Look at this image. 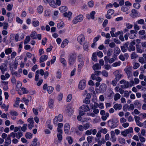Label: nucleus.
I'll return each instance as SVG.
<instances>
[{"label":"nucleus","instance_id":"1","mask_svg":"<svg viewBox=\"0 0 146 146\" xmlns=\"http://www.w3.org/2000/svg\"><path fill=\"white\" fill-rule=\"evenodd\" d=\"M79 114L80 115H83L85 114V112L88 111L90 108L87 105H83L79 108Z\"/></svg>","mask_w":146,"mask_h":146},{"label":"nucleus","instance_id":"2","mask_svg":"<svg viewBox=\"0 0 146 146\" xmlns=\"http://www.w3.org/2000/svg\"><path fill=\"white\" fill-rule=\"evenodd\" d=\"M76 54L75 52L70 54L68 59V63L70 65H72L74 64L76 60Z\"/></svg>","mask_w":146,"mask_h":146},{"label":"nucleus","instance_id":"3","mask_svg":"<svg viewBox=\"0 0 146 146\" xmlns=\"http://www.w3.org/2000/svg\"><path fill=\"white\" fill-rule=\"evenodd\" d=\"M117 121L115 119H112L108 121V126L111 129L114 128L117 126Z\"/></svg>","mask_w":146,"mask_h":146},{"label":"nucleus","instance_id":"4","mask_svg":"<svg viewBox=\"0 0 146 146\" xmlns=\"http://www.w3.org/2000/svg\"><path fill=\"white\" fill-rule=\"evenodd\" d=\"M83 19V16L81 15H78L74 17L72 20V23L74 24H76L78 22L82 21Z\"/></svg>","mask_w":146,"mask_h":146},{"label":"nucleus","instance_id":"5","mask_svg":"<svg viewBox=\"0 0 146 146\" xmlns=\"http://www.w3.org/2000/svg\"><path fill=\"white\" fill-rule=\"evenodd\" d=\"M124 71L128 76L129 78L132 76V69L131 66H127L125 69Z\"/></svg>","mask_w":146,"mask_h":146},{"label":"nucleus","instance_id":"6","mask_svg":"<svg viewBox=\"0 0 146 146\" xmlns=\"http://www.w3.org/2000/svg\"><path fill=\"white\" fill-rule=\"evenodd\" d=\"M78 42L81 45L85 43V37L84 35L81 34L79 35L77 38Z\"/></svg>","mask_w":146,"mask_h":146},{"label":"nucleus","instance_id":"7","mask_svg":"<svg viewBox=\"0 0 146 146\" xmlns=\"http://www.w3.org/2000/svg\"><path fill=\"white\" fill-rule=\"evenodd\" d=\"M66 112L69 115H71L74 112L73 109L70 105H68L66 107Z\"/></svg>","mask_w":146,"mask_h":146},{"label":"nucleus","instance_id":"8","mask_svg":"<svg viewBox=\"0 0 146 146\" xmlns=\"http://www.w3.org/2000/svg\"><path fill=\"white\" fill-rule=\"evenodd\" d=\"M86 85V81L84 80H83L80 81L78 85L79 89L83 90L84 89Z\"/></svg>","mask_w":146,"mask_h":146},{"label":"nucleus","instance_id":"9","mask_svg":"<svg viewBox=\"0 0 146 146\" xmlns=\"http://www.w3.org/2000/svg\"><path fill=\"white\" fill-rule=\"evenodd\" d=\"M128 109L129 111L133 110L134 108V105L133 104H131L129 106H128V105L126 104L123 107V110L125 111H127V109Z\"/></svg>","mask_w":146,"mask_h":146},{"label":"nucleus","instance_id":"10","mask_svg":"<svg viewBox=\"0 0 146 146\" xmlns=\"http://www.w3.org/2000/svg\"><path fill=\"white\" fill-rule=\"evenodd\" d=\"M0 69L3 74L4 73V72L7 70V64L5 63H3L0 66Z\"/></svg>","mask_w":146,"mask_h":146},{"label":"nucleus","instance_id":"11","mask_svg":"<svg viewBox=\"0 0 146 146\" xmlns=\"http://www.w3.org/2000/svg\"><path fill=\"white\" fill-rule=\"evenodd\" d=\"M135 40L130 42L129 45V48L128 49V50L131 52V51H134L135 50V47L134 46V45L135 44Z\"/></svg>","mask_w":146,"mask_h":146},{"label":"nucleus","instance_id":"12","mask_svg":"<svg viewBox=\"0 0 146 146\" xmlns=\"http://www.w3.org/2000/svg\"><path fill=\"white\" fill-rule=\"evenodd\" d=\"M70 128V126L68 123H65L64 125V130L66 134H68L69 133V130Z\"/></svg>","mask_w":146,"mask_h":146},{"label":"nucleus","instance_id":"13","mask_svg":"<svg viewBox=\"0 0 146 146\" xmlns=\"http://www.w3.org/2000/svg\"><path fill=\"white\" fill-rule=\"evenodd\" d=\"M101 73V72L100 71L97 70L94 72V74H92L91 75L92 78V80H94L96 79V75L98 76Z\"/></svg>","mask_w":146,"mask_h":146},{"label":"nucleus","instance_id":"14","mask_svg":"<svg viewBox=\"0 0 146 146\" xmlns=\"http://www.w3.org/2000/svg\"><path fill=\"white\" fill-rule=\"evenodd\" d=\"M137 31L134 30H131L130 31V33L129 34V37L131 39L135 38V34L137 33Z\"/></svg>","mask_w":146,"mask_h":146},{"label":"nucleus","instance_id":"15","mask_svg":"<svg viewBox=\"0 0 146 146\" xmlns=\"http://www.w3.org/2000/svg\"><path fill=\"white\" fill-rule=\"evenodd\" d=\"M107 86L106 85L104 84H102L99 87V90L101 92H103L105 91Z\"/></svg>","mask_w":146,"mask_h":146},{"label":"nucleus","instance_id":"16","mask_svg":"<svg viewBox=\"0 0 146 146\" xmlns=\"http://www.w3.org/2000/svg\"><path fill=\"white\" fill-rule=\"evenodd\" d=\"M128 48V45L127 43H125L121 47V49L122 52H123L127 51V48Z\"/></svg>","mask_w":146,"mask_h":146},{"label":"nucleus","instance_id":"17","mask_svg":"<svg viewBox=\"0 0 146 146\" xmlns=\"http://www.w3.org/2000/svg\"><path fill=\"white\" fill-rule=\"evenodd\" d=\"M137 15L138 13L137 11L134 9H132L131 11V16L133 18H135L137 17Z\"/></svg>","mask_w":146,"mask_h":146},{"label":"nucleus","instance_id":"18","mask_svg":"<svg viewBox=\"0 0 146 146\" xmlns=\"http://www.w3.org/2000/svg\"><path fill=\"white\" fill-rule=\"evenodd\" d=\"M54 100L52 98L49 99L48 102V105L49 108L52 109V108L54 106Z\"/></svg>","mask_w":146,"mask_h":146},{"label":"nucleus","instance_id":"19","mask_svg":"<svg viewBox=\"0 0 146 146\" xmlns=\"http://www.w3.org/2000/svg\"><path fill=\"white\" fill-rule=\"evenodd\" d=\"M101 67L99 64L96 63L94 65L92 66V68L95 71L101 69Z\"/></svg>","mask_w":146,"mask_h":146},{"label":"nucleus","instance_id":"20","mask_svg":"<svg viewBox=\"0 0 146 146\" xmlns=\"http://www.w3.org/2000/svg\"><path fill=\"white\" fill-rule=\"evenodd\" d=\"M48 56L45 55H42L40 58V62L41 63L46 60L48 58Z\"/></svg>","mask_w":146,"mask_h":146},{"label":"nucleus","instance_id":"21","mask_svg":"<svg viewBox=\"0 0 146 146\" xmlns=\"http://www.w3.org/2000/svg\"><path fill=\"white\" fill-rule=\"evenodd\" d=\"M90 106L91 109L93 110L95 108H97L98 107V104L96 102L90 103Z\"/></svg>","mask_w":146,"mask_h":146},{"label":"nucleus","instance_id":"22","mask_svg":"<svg viewBox=\"0 0 146 146\" xmlns=\"http://www.w3.org/2000/svg\"><path fill=\"white\" fill-rule=\"evenodd\" d=\"M113 107L116 110H120L122 108V105L121 104H116L114 105Z\"/></svg>","mask_w":146,"mask_h":146},{"label":"nucleus","instance_id":"23","mask_svg":"<svg viewBox=\"0 0 146 146\" xmlns=\"http://www.w3.org/2000/svg\"><path fill=\"white\" fill-rule=\"evenodd\" d=\"M50 6L52 7H56L57 6L54 0H51L48 3Z\"/></svg>","mask_w":146,"mask_h":146},{"label":"nucleus","instance_id":"24","mask_svg":"<svg viewBox=\"0 0 146 146\" xmlns=\"http://www.w3.org/2000/svg\"><path fill=\"white\" fill-rule=\"evenodd\" d=\"M37 33L35 31H33L32 32L30 35V36L33 39H35L37 38Z\"/></svg>","mask_w":146,"mask_h":146},{"label":"nucleus","instance_id":"25","mask_svg":"<svg viewBox=\"0 0 146 146\" xmlns=\"http://www.w3.org/2000/svg\"><path fill=\"white\" fill-rule=\"evenodd\" d=\"M43 11V7L41 5L39 6L37 8V11L39 13H42Z\"/></svg>","mask_w":146,"mask_h":146},{"label":"nucleus","instance_id":"26","mask_svg":"<svg viewBox=\"0 0 146 146\" xmlns=\"http://www.w3.org/2000/svg\"><path fill=\"white\" fill-rule=\"evenodd\" d=\"M11 138L9 137H7L6 139L5 140V143L7 145H10L11 144Z\"/></svg>","mask_w":146,"mask_h":146},{"label":"nucleus","instance_id":"27","mask_svg":"<svg viewBox=\"0 0 146 146\" xmlns=\"http://www.w3.org/2000/svg\"><path fill=\"white\" fill-rule=\"evenodd\" d=\"M136 48L137 52L141 53L143 52V50L141 49V48L139 44L136 45Z\"/></svg>","mask_w":146,"mask_h":146},{"label":"nucleus","instance_id":"28","mask_svg":"<svg viewBox=\"0 0 146 146\" xmlns=\"http://www.w3.org/2000/svg\"><path fill=\"white\" fill-rule=\"evenodd\" d=\"M113 51L114 53L116 54H118L121 52L120 49L117 47L115 48Z\"/></svg>","mask_w":146,"mask_h":146},{"label":"nucleus","instance_id":"29","mask_svg":"<svg viewBox=\"0 0 146 146\" xmlns=\"http://www.w3.org/2000/svg\"><path fill=\"white\" fill-rule=\"evenodd\" d=\"M138 136L139 137V138L140 141L142 143L144 142L145 141V139L141 135L138 134Z\"/></svg>","mask_w":146,"mask_h":146},{"label":"nucleus","instance_id":"30","mask_svg":"<svg viewBox=\"0 0 146 146\" xmlns=\"http://www.w3.org/2000/svg\"><path fill=\"white\" fill-rule=\"evenodd\" d=\"M138 55L135 52H133L131 54V59H135L138 57Z\"/></svg>","mask_w":146,"mask_h":146},{"label":"nucleus","instance_id":"31","mask_svg":"<svg viewBox=\"0 0 146 146\" xmlns=\"http://www.w3.org/2000/svg\"><path fill=\"white\" fill-rule=\"evenodd\" d=\"M72 15V13L71 12H69L68 13L66 12L64 13L63 14V15L64 17H67L68 18H70L71 16Z\"/></svg>","mask_w":146,"mask_h":146},{"label":"nucleus","instance_id":"32","mask_svg":"<svg viewBox=\"0 0 146 146\" xmlns=\"http://www.w3.org/2000/svg\"><path fill=\"white\" fill-rule=\"evenodd\" d=\"M21 83L19 81H18L17 82V85L16 87V90H18L21 88Z\"/></svg>","mask_w":146,"mask_h":146},{"label":"nucleus","instance_id":"33","mask_svg":"<svg viewBox=\"0 0 146 146\" xmlns=\"http://www.w3.org/2000/svg\"><path fill=\"white\" fill-rule=\"evenodd\" d=\"M121 97V95L119 93L116 94L114 97V99L115 101H117Z\"/></svg>","mask_w":146,"mask_h":146},{"label":"nucleus","instance_id":"34","mask_svg":"<svg viewBox=\"0 0 146 146\" xmlns=\"http://www.w3.org/2000/svg\"><path fill=\"white\" fill-rule=\"evenodd\" d=\"M5 52L6 55H8L11 53L12 50L11 48H8L5 50Z\"/></svg>","mask_w":146,"mask_h":146},{"label":"nucleus","instance_id":"35","mask_svg":"<svg viewBox=\"0 0 146 146\" xmlns=\"http://www.w3.org/2000/svg\"><path fill=\"white\" fill-rule=\"evenodd\" d=\"M129 86V83L128 82H127L124 83V84L121 85V87L123 89L127 88Z\"/></svg>","mask_w":146,"mask_h":146},{"label":"nucleus","instance_id":"36","mask_svg":"<svg viewBox=\"0 0 146 146\" xmlns=\"http://www.w3.org/2000/svg\"><path fill=\"white\" fill-rule=\"evenodd\" d=\"M59 9L61 12H64L67 10V8L66 6H62L60 7Z\"/></svg>","mask_w":146,"mask_h":146},{"label":"nucleus","instance_id":"37","mask_svg":"<svg viewBox=\"0 0 146 146\" xmlns=\"http://www.w3.org/2000/svg\"><path fill=\"white\" fill-rule=\"evenodd\" d=\"M23 135V133L21 132H19L16 133V137L18 139L22 136Z\"/></svg>","mask_w":146,"mask_h":146},{"label":"nucleus","instance_id":"38","mask_svg":"<svg viewBox=\"0 0 146 146\" xmlns=\"http://www.w3.org/2000/svg\"><path fill=\"white\" fill-rule=\"evenodd\" d=\"M54 90V88L53 87L51 86H49L48 87L47 91L49 94H51Z\"/></svg>","mask_w":146,"mask_h":146},{"label":"nucleus","instance_id":"39","mask_svg":"<svg viewBox=\"0 0 146 146\" xmlns=\"http://www.w3.org/2000/svg\"><path fill=\"white\" fill-rule=\"evenodd\" d=\"M139 62L142 64L146 63L144 58L143 57H140L138 59Z\"/></svg>","mask_w":146,"mask_h":146},{"label":"nucleus","instance_id":"40","mask_svg":"<svg viewBox=\"0 0 146 146\" xmlns=\"http://www.w3.org/2000/svg\"><path fill=\"white\" fill-rule=\"evenodd\" d=\"M31 38L30 36H28L26 37V38L24 41L25 44L28 43L30 41Z\"/></svg>","mask_w":146,"mask_h":146},{"label":"nucleus","instance_id":"41","mask_svg":"<svg viewBox=\"0 0 146 146\" xmlns=\"http://www.w3.org/2000/svg\"><path fill=\"white\" fill-rule=\"evenodd\" d=\"M33 25L35 27L38 26L39 25V22L38 21H33Z\"/></svg>","mask_w":146,"mask_h":146},{"label":"nucleus","instance_id":"42","mask_svg":"<svg viewBox=\"0 0 146 146\" xmlns=\"http://www.w3.org/2000/svg\"><path fill=\"white\" fill-rule=\"evenodd\" d=\"M127 134L130 133H132L133 132V129L131 127H129V129L125 130Z\"/></svg>","mask_w":146,"mask_h":146},{"label":"nucleus","instance_id":"43","mask_svg":"<svg viewBox=\"0 0 146 146\" xmlns=\"http://www.w3.org/2000/svg\"><path fill=\"white\" fill-rule=\"evenodd\" d=\"M93 138V137L92 136H89L87 137V140L88 143H90L92 142Z\"/></svg>","mask_w":146,"mask_h":146},{"label":"nucleus","instance_id":"44","mask_svg":"<svg viewBox=\"0 0 146 146\" xmlns=\"http://www.w3.org/2000/svg\"><path fill=\"white\" fill-rule=\"evenodd\" d=\"M119 143L122 144H124L125 143V140L123 138H119L118 139Z\"/></svg>","mask_w":146,"mask_h":146},{"label":"nucleus","instance_id":"45","mask_svg":"<svg viewBox=\"0 0 146 146\" xmlns=\"http://www.w3.org/2000/svg\"><path fill=\"white\" fill-rule=\"evenodd\" d=\"M9 113L10 115L12 116H17L18 115V113L16 111H13L10 112Z\"/></svg>","mask_w":146,"mask_h":146},{"label":"nucleus","instance_id":"46","mask_svg":"<svg viewBox=\"0 0 146 146\" xmlns=\"http://www.w3.org/2000/svg\"><path fill=\"white\" fill-rule=\"evenodd\" d=\"M27 125L26 124H23V126L22 127H20V128H21V130L23 131H25L27 129Z\"/></svg>","mask_w":146,"mask_h":146},{"label":"nucleus","instance_id":"47","mask_svg":"<svg viewBox=\"0 0 146 146\" xmlns=\"http://www.w3.org/2000/svg\"><path fill=\"white\" fill-rule=\"evenodd\" d=\"M129 9V7L125 5L123 6L121 8V10L122 11L125 12L127 11Z\"/></svg>","mask_w":146,"mask_h":146},{"label":"nucleus","instance_id":"48","mask_svg":"<svg viewBox=\"0 0 146 146\" xmlns=\"http://www.w3.org/2000/svg\"><path fill=\"white\" fill-rule=\"evenodd\" d=\"M61 63L63 64L64 66H66V62L65 59L63 58H61L60 59Z\"/></svg>","mask_w":146,"mask_h":146},{"label":"nucleus","instance_id":"49","mask_svg":"<svg viewBox=\"0 0 146 146\" xmlns=\"http://www.w3.org/2000/svg\"><path fill=\"white\" fill-rule=\"evenodd\" d=\"M40 73V74L42 76L44 75V70L42 69H40V70H37L36 72V73Z\"/></svg>","mask_w":146,"mask_h":146},{"label":"nucleus","instance_id":"50","mask_svg":"<svg viewBox=\"0 0 146 146\" xmlns=\"http://www.w3.org/2000/svg\"><path fill=\"white\" fill-rule=\"evenodd\" d=\"M114 13V11L113 9H109L108 10L107 14L108 15H111Z\"/></svg>","mask_w":146,"mask_h":146},{"label":"nucleus","instance_id":"51","mask_svg":"<svg viewBox=\"0 0 146 146\" xmlns=\"http://www.w3.org/2000/svg\"><path fill=\"white\" fill-rule=\"evenodd\" d=\"M64 25V24L63 22H60L58 23L57 25V27L58 28H61Z\"/></svg>","mask_w":146,"mask_h":146},{"label":"nucleus","instance_id":"52","mask_svg":"<svg viewBox=\"0 0 146 146\" xmlns=\"http://www.w3.org/2000/svg\"><path fill=\"white\" fill-rule=\"evenodd\" d=\"M83 45V49L85 51H88V46L87 43H85Z\"/></svg>","mask_w":146,"mask_h":146},{"label":"nucleus","instance_id":"53","mask_svg":"<svg viewBox=\"0 0 146 146\" xmlns=\"http://www.w3.org/2000/svg\"><path fill=\"white\" fill-rule=\"evenodd\" d=\"M61 76V75L60 70H58L57 73L56 77L57 79H60Z\"/></svg>","mask_w":146,"mask_h":146},{"label":"nucleus","instance_id":"54","mask_svg":"<svg viewBox=\"0 0 146 146\" xmlns=\"http://www.w3.org/2000/svg\"><path fill=\"white\" fill-rule=\"evenodd\" d=\"M88 5L90 7H92L94 5V2L93 1H89L88 3Z\"/></svg>","mask_w":146,"mask_h":146},{"label":"nucleus","instance_id":"55","mask_svg":"<svg viewBox=\"0 0 146 146\" xmlns=\"http://www.w3.org/2000/svg\"><path fill=\"white\" fill-rule=\"evenodd\" d=\"M133 6L135 8L138 9L140 7V5L138 3H136L133 4Z\"/></svg>","mask_w":146,"mask_h":146},{"label":"nucleus","instance_id":"56","mask_svg":"<svg viewBox=\"0 0 146 146\" xmlns=\"http://www.w3.org/2000/svg\"><path fill=\"white\" fill-rule=\"evenodd\" d=\"M72 97V95L71 94H70L68 95L67 97L66 101L69 102L71 100Z\"/></svg>","mask_w":146,"mask_h":146},{"label":"nucleus","instance_id":"57","mask_svg":"<svg viewBox=\"0 0 146 146\" xmlns=\"http://www.w3.org/2000/svg\"><path fill=\"white\" fill-rule=\"evenodd\" d=\"M32 136V134L31 133H26L25 137L27 138H31Z\"/></svg>","mask_w":146,"mask_h":146},{"label":"nucleus","instance_id":"58","mask_svg":"<svg viewBox=\"0 0 146 146\" xmlns=\"http://www.w3.org/2000/svg\"><path fill=\"white\" fill-rule=\"evenodd\" d=\"M121 62L120 61L116 62L113 63L112 66L113 67H116L119 66L120 65Z\"/></svg>","mask_w":146,"mask_h":146},{"label":"nucleus","instance_id":"59","mask_svg":"<svg viewBox=\"0 0 146 146\" xmlns=\"http://www.w3.org/2000/svg\"><path fill=\"white\" fill-rule=\"evenodd\" d=\"M57 119H58L59 122H61L62 121L63 116L61 115H59L57 117Z\"/></svg>","mask_w":146,"mask_h":146},{"label":"nucleus","instance_id":"60","mask_svg":"<svg viewBox=\"0 0 146 146\" xmlns=\"http://www.w3.org/2000/svg\"><path fill=\"white\" fill-rule=\"evenodd\" d=\"M102 75L105 77H107L108 76V73L105 70H103L101 72Z\"/></svg>","mask_w":146,"mask_h":146},{"label":"nucleus","instance_id":"61","mask_svg":"<svg viewBox=\"0 0 146 146\" xmlns=\"http://www.w3.org/2000/svg\"><path fill=\"white\" fill-rule=\"evenodd\" d=\"M83 102L87 104H89L90 102V100L88 98H86L85 100H83Z\"/></svg>","mask_w":146,"mask_h":146},{"label":"nucleus","instance_id":"62","mask_svg":"<svg viewBox=\"0 0 146 146\" xmlns=\"http://www.w3.org/2000/svg\"><path fill=\"white\" fill-rule=\"evenodd\" d=\"M21 90L23 92V94H27L29 92L27 90V89L24 87H22L21 88Z\"/></svg>","mask_w":146,"mask_h":146},{"label":"nucleus","instance_id":"63","mask_svg":"<svg viewBox=\"0 0 146 146\" xmlns=\"http://www.w3.org/2000/svg\"><path fill=\"white\" fill-rule=\"evenodd\" d=\"M66 139L70 144H71L73 142L72 139L70 137H68L66 138Z\"/></svg>","mask_w":146,"mask_h":146},{"label":"nucleus","instance_id":"64","mask_svg":"<svg viewBox=\"0 0 146 146\" xmlns=\"http://www.w3.org/2000/svg\"><path fill=\"white\" fill-rule=\"evenodd\" d=\"M140 66L139 64L138 63H135L133 66V68L134 69H136L139 67Z\"/></svg>","mask_w":146,"mask_h":146}]
</instances>
